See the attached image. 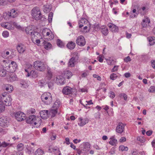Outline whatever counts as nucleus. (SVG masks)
Here are the masks:
<instances>
[{"label":"nucleus","instance_id":"nucleus-38","mask_svg":"<svg viewBox=\"0 0 155 155\" xmlns=\"http://www.w3.org/2000/svg\"><path fill=\"white\" fill-rule=\"evenodd\" d=\"M33 31L34 30L31 29L30 27H28L25 29V31L27 34L30 35L33 33Z\"/></svg>","mask_w":155,"mask_h":155},{"label":"nucleus","instance_id":"nucleus-43","mask_svg":"<svg viewBox=\"0 0 155 155\" xmlns=\"http://www.w3.org/2000/svg\"><path fill=\"white\" fill-rule=\"evenodd\" d=\"M43 153V152L42 150L38 149L35 151V155H42Z\"/></svg>","mask_w":155,"mask_h":155},{"label":"nucleus","instance_id":"nucleus-22","mask_svg":"<svg viewBox=\"0 0 155 155\" xmlns=\"http://www.w3.org/2000/svg\"><path fill=\"white\" fill-rule=\"evenodd\" d=\"M3 61L4 63L3 65L4 67L8 71V70L11 67L10 66V63L11 62L10 61L4 60Z\"/></svg>","mask_w":155,"mask_h":155},{"label":"nucleus","instance_id":"nucleus-47","mask_svg":"<svg viewBox=\"0 0 155 155\" xmlns=\"http://www.w3.org/2000/svg\"><path fill=\"white\" fill-rule=\"evenodd\" d=\"M118 76L116 74L113 73L111 74L110 76V78L111 80H114L117 78Z\"/></svg>","mask_w":155,"mask_h":155},{"label":"nucleus","instance_id":"nucleus-55","mask_svg":"<svg viewBox=\"0 0 155 155\" xmlns=\"http://www.w3.org/2000/svg\"><path fill=\"white\" fill-rule=\"evenodd\" d=\"M50 31V30L47 28H46L43 29L42 31V35L44 36H45V35L46 34V32L47 31Z\"/></svg>","mask_w":155,"mask_h":155},{"label":"nucleus","instance_id":"nucleus-1","mask_svg":"<svg viewBox=\"0 0 155 155\" xmlns=\"http://www.w3.org/2000/svg\"><path fill=\"white\" fill-rule=\"evenodd\" d=\"M26 122L29 124H34L35 125L37 124H41V119L36 116L34 115H30L26 119Z\"/></svg>","mask_w":155,"mask_h":155},{"label":"nucleus","instance_id":"nucleus-45","mask_svg":"<svg viewBox=\"0 0 155 155\" xmlns=\"http://www.w3.org/2000/svg\"><path fill=\"white\" fill-rule=\"evenodd\" d=\"M36 110L35 109L33 108H31L27 111V113L28 114H35Z\"/></svg>","mask_w":155,"mask_h":155},{"label":"nucleus","instance_id":"nucleus-12","mask_svg":"<svg viewBox=\"0 0 155 155\" xmlns=\"http://www.w3.org/2000/svg\"><path fill=\"white\" fill-rule=\"evenodd\" d=\"M79 28H81L82 27L86 25L88 26L90 25V23L88 20L85 18H82L80 20L79 23Z\"/></svg>","mask_w":155,"mask_h":155},{"label":"nucleus","instance_id":"nucleus-24","mask_svg":"<svg viewBox=\"0 0 155 155\" xmlns=\"http://www.w3.org/2000/svg\"><path fill=\"white\" fill-rule=\"evenodd\" d=\"M31 36L33 39H37L39 38V37H40V34L37 32L33 31Z\"/></svg>","mask_w":155,"mask_h":155},{"label":"nucleus","instance_id":"nucleus-26","mask_svg":"<svg viewBox=\"0 0 155 155\" xmlns=\"http://www.w3.org/2000/svg\"><path fill=\"white\" fill-rule=\"evenodd\" d=\"M72 76V73L70 71L66 70L64 71V76L65 78L68 79L70 78Z\"/></svg>","mask_w":155,"mask_h":155},{"label":"nucleus","instance_id":"nucleus-31","mask_svg":"<svg viewBox=\"0 0 155 155\" xmlns=\"http://www.w3.org/2000/svg\"><path fill=\"white\" fill-rule=\"evenodd\" d=\"M5 89L8 92L10 93L12 91L13 87L12 85L7 84L5 87Z\"/></svg>","mask_w":155,"mask_h":155},{"label":"nucleus","instance_id":"nucleus-21","mask_svg":"<svg viewBox=\"0 0 155 155\" xmlns=\"http://www.w3.org/2000/svg\"><path fill=\"white\" fill-rule=\"evenodd\" d=\"M75 57H72L70 59L68 63V66L71 67H73L75 66Z\"/></svg>","mask_w":155,"mask_h":155},{"label":"nucleus","instance_id":"nucleus-13","mask_svg":"<svg viewBox=\"0 0 155 155\" xmlns=\"http://www.w3.org/2000/svg\"><path fill=\"white\" fill-rule=\"evenodd\" d=\"M78 119L79 122L78 123V124L80 126H83L87 123L89 121V119L87 118L83 119L82 117H80Z\"/></svg>","mask_w":155,"mask_h":155},{"label":"nucleus","instance_id":"nucleus-37","mask_svg":"<svg viewBox=\"0 0 155 155\" xmlns=\"http://www.w3.org/2000/svg\"><path fill=\"white\" fill-rule=\"evenodd\" d=\"M60 102L59 101H56L54 103L52 107L58 110L60 106Z\"/></svg>","mask_w":155,"mask_h":155},{"label":"nucleus","instance_id":"nucleus-49","mask_svg":"<svg viewBox=\"0 0 155 155\" xmlns=\"http://www.w3.org/2000/svg\"><path fill=\"white\" fill-rule=\"evenodd\" d=\"M148 91L150 92H155V87L153 86H151L148 89Z\"/></svg>","mask_w":155,"mask_h":155},{"label":"nucleus","instance_id":"nucleus-7","mask_svg":"<svg viewBox=\"0 0 155 155\" xmlns=\"http://www.w3.org/2000/svg\"><path fill=\"white\" fill-rule=\"evenodd\" d=\"M16 119L19 121H22L25 119V115L23 112L19 111L14 113Z\"/></svg>","mask_w":155,"mask_h":155},{"label":"nucleus","instance_id":"nucleus-36","mask_svg":"<svg viewBox=\"0 0 155 155\" xmlns=\"http://www.w3.org/2000/svg\"><path fill=\"white\" fill-rule=\"evenodd\" d=\"M6 74L7 72L4 69L2 68H0V76L5 77Z\"/></svg>","mask_w":155,"mask_h":155},{"label":"nucleus","instance_id":"nucleus-40","mask_svg":"<svg viewBox=\"0 0 155 155\" xmlns=\"http://www.w3.org/2000/svg\"><path fill=\"white\" fill-rule=\"evenodd\" d=\"M47 82L44 80H41L39 81L38 82V84L39 86L42 87L46 85Z\"/></svg>","mask_w":155,"mask_h":155},{"label":"nucleus","instance_id":"nucleus-46","mask_svg":"<svg viewBox=\"0 0 155 155\" xmlns=\"http://www.w3.org/2000/svg\"><path fill=\"white\" fill-rule=\"evenodd\" d=\"M119 149L120 150H121L122 151H127L128 149L127 147H125L124 145L120 146L119 147Z\"/></svg>","mask_w":155,"mask_h":155},{"label":"nucleus","instance_id":"nucleus-11","mask_svg":"<svg viewBox=\"0 0 155 155\" xmlns=\"http://www.w3.org/2000/svg\"><path fill=\"white\" fill-rule=\"evenodd\" d=\"M6 13L9 17L10 18H15L17 17L18 15V11L17 10H16L14 8L11 9L10 10V12H8Z\"/></svg>","mask_w":155,"mask_h":155},{"label":"nucleus","instance_id":"nucleus-54","mask_svg":"<svg viewBox=\"0 0 155 155\" xmlns=\"http://www.w3.org/2000/svg\"><path fill=\"white\" fill-rule=\"evenodd\" d=\"M12 25L15 26L16 28L18 29H20L21 28L20 26V25H18V24L15 22H13Z\"/></svg>","mask_w":155,"mask_h":155},{"label":"nucleus","instance_id":"nucleus-41","mask_svg":"<svg viewBox=\"0 0 155 155\" xmlns=\"http://www.w3.org/2000/svg\"><path fill=\"white\" fill-rule=\"evenodd\" d=\"M31 76L34 78H36L38 76V73L37 71L32 70L31 71Z\"/></svg>","mask_w":155,"mask_h":155},{"label":"nucleus","instance_id":"nucleus-8","mask_svg":"<svg viewBox=\"0 0 155 155\" xmlns=\"http://www.w3.org/2000/svg\"><path fill=\"white\" fill-rule=\"evenodd\" d=\"M9 119L7 117H2L0 118V125L2 127L8 126Z\"/></svg>","mask_w":155,"mask_h":155},{"label":"nucleus","instance_id":"nucleus-53","mask_svg":"<svg viewBox=\"0 0 155 155\" xmlns=\"http://www.w3.org/2000/svg\"><path fill=\"white\" fill-rule=\"evenodd\" d=\"M10 80L11 81H13L16 80V77H15L14 74H12L10 76Z\"/></svg>","mask_w":155,"mask_h":155},{"label":"nucleus","instance_id":"nucleus-64","mask_svg":"<svg viewBox=\"0 0 155 155\" xmlns=\"http://www.w3.org/2000/svg\"><path fill=\"white\" fill-rule=\"evenodd\" d=\"M81 141V140L79 139L78 140L77 139H74V140H73V141L75 143H79Z\"/></svg>","mask_w":155,"mask_h":155},{"label":"nucleus","instance_id":"nucleus-20","mask_svg":"<svg viewBox=\"0 0 155 155\" xmlns=\"http://www.w3.org/2000/svg\"><path fill=\"white\" fill-rule=\"evenodd\" d=\"M150 22L149 18H146L143 20L141 24L143 27H145L148 25Z\"/></svg>","mask_w":155,"mask_h":155},{"label":"nucleus","instance_id":"nucleus-33","mask_svg":"<svg viewBox=\"0 0 155 155\" xmlns=\"http://www.w3.org/2000/svg\"><path fill=\"white\" fill-rule=\"evenodd\" d=\"M90 29V25H89L88 26L87 25L84 26L83 29L81 30V31L83 33H86L88 32Z\"/></svg>","mask_w":155,"mask_h":155},{"label":"nucleus","instance_id":"nucleus-15","mask_svg":"<svg viewBox=\"0 0 155 155\" xmlns=\"http://www.w3.org/2000/svg\"><path fill=\"white\" fill-rule=\"evenodd\" d=\"M62 92L63 94L65 95L71 94L72 92V88L69 87H65L63 89Z\"/></svg>","mask_w":155,"mask_h":155},{"label":"nucleus","instance_id":"nucleus-63","mask_svg":"<svg viewBox=\"0 0 155 155\" xmlns=\"http://www.w3.org/2000/svg\"><path fill=\"white\" fill-rule=\"evenodd\" d=\"M130 73H126L124 74V76L126 78H128L130 76Z\"/></svg>","mask_w":155,"mask_h":155},{"label":"nucleus","instance_id":"nucleus-52","mask_svg":"<svg viewBox=\"0 0 155 155\" xmlns=\"http://www.w3.org/2000/svg\"><path fill=\"white\" fill-rule=\"evenodd\" d=\"M124 60L125 62L127 63L128 62L130 61H131V59L129 56H128L124 58Z\"/></svg>","mask_w":155,"mask_h":155},{"label":"nucleus","instance_id":"nucleus-51","mask_svg":"<svg viewBox=\"0 0 155 155\" xmlns=\"http://www.w3.org/2000/svg\"><path fill=\"white\" fill-rule=\"evenodd\" d=\"M9 144V143H6L5 142H3L2 143H1V145H0V147H5Z\"/></svg>","mask_w":155,"mask_h":155},{"label":"nucleus","instance_id":"nucleus-5","mask_svg":"<svg viewBox=\"0 0 155 155\" xmlns=\"http://www.w3.org/2000/svg\"><path fill=\"white\" fill-rule=\"evenodd\" d=\"M31 15L33 18L36 20L40 19L41 14L39 8L37 7L34 8L31 10Z\"/></svg>","mask_w":155,"mask_h":155},{"label":"nucleus","instance_id":"nucleus-17","mask_svg":"<svg viewBox=\"0 0 155 155\" xmlns=\"http://www.w3.org/2000/svg\"><path fill=\"white\" fill-rule=\"evenodd\" d=\"M48 110H43L40 112V114L42 118L45 119L48 117Z\"/></svg>","mask_w":155,"mask_h":155},{"label":"nucleus","instance_id":"nucleus-48","mask_svg":"<svg viewBox=\"0 0 155 155\" xmlns=\"http://www.w3.org/2000/svg\"><path fill=\"white\" fill-rule=\"evenodd\" d=\"M53 14L52 12H50L48 15V20L49 22L50 23L52 21Z\"/></svg>","mask_w":155,"mask_h":155},{"label":"nucleus","instance_id":"nucleus-4","mask_svg":"<svg viewBox=\"0 0 155 155\" xmlns=\"http://www.w3.org/2000/svg\"><path fill=\"white\" fill-rule=\"evenodd\" d=\"M1 100L6 106H10L12 105V99L11 96L7 95L4 93L1 97Z\"/></svg>","mask_w":155,"mask_h":155},{"label":"nucleus","instance_id":"nucleus-29","mask_svg":"<svg viewBox=\"0 0 155 155\" xmlns=\"http://www.w3.org/2000/svg\"><path fill=\"white\" fill-rule=\"evenodd\" d=\"M110 140L109 142V143L112 145H115L117 143V140L114 138V136H112L110 138Z\"/></svg>","mask_w":155,"mask_h":155},{"label":"nucleus","instance_id":"nucleus-16","mask_svg":"<svg viewBox=\"0 0 155 155\" xmlns=\"http://www.w3.org/2000/svg\"><path fill=\"white\" fill-rule=\"evenodd\" d=\"M10 66L11 67L8 70V72H13L15 71L16 68L17 67V65L15 62L12 61L10 63Z\"/></svg>","mask_w":155,"mask_h":155},{"label":"nucleus","instance_id":"nucleus-25","mask_svg":"<svg viewBox=\"0 0 155 155\" xmlns=\"http://www.w3.org/2000/svg\"><path fill=\"white\" fill-rule=\"evenodd\" d=\"M75 44L72 41L69 42L67 45V47L69 49L72 50L75 47Z\"/></svg>","mask_w":155,"mask_h":155},{"label":"nucleus","instance_id":"nucleus-62","mask_svg":"<svg viewBox=\"0 0 155 155\" xmlns=\"http://www.w3.org/2000/svg\"><path fill=\"white\" fill-rule=\"evenodd\" d=\"M48 87L49 88L52 89V87L53 86V84L52 82H49L48 84Z\"/></svg>","mask_w":155,"mask_h":155},{"label":"nucleus","instance_id":"nucleus-35","mask_svg":"<svg viewBox=\"0 0 155 155\" xmlns=\"http://www.w3.org/2000/svg\"><path fill=\"white\" fill-rule=\"evenodd\" d=\"M1 26L3 27L6 28L8 29H11L13 28V27H12V25H11V24H8L6 23H3L1 24Z\"/></svg>","mask_w":155,"mask_h":155},{"label":"nucleus","instance_id":"nucleus-27","mask_svg":"<svg viewBox=\"0 0 155 155\" xmlns=\"http://www.w3.org/2000/svg\"><path fill=\"white\" fill-rule=\"evenodd\" d=\"M57 110L51 107L49 111V114L51 115V117H54L58 112Z\"/></svg>","mask_w":155,"mask_h":155},{"label":"nucleus","instance_id":"nucleus-3","mask_svg":"<svg viewBox=\"0 0 155 155\" xmlns=\"http://www.w3.org/2000/svg\"><path fill=\"white\" fill-rule=\"evenodd\" d=\"M83 145L84 147L83 148L80 147L76 149L77 153L79 155H83L87 153L89 150L90 146L88 143H84Z\"/></svg>","mask_w":155,"mask_h":155},{"label":"nucleus","instance_id":"nucleus-18","mask_svg":"<svg viewBox=\"0 0 155 155\" xmlns=\"http://www.w3.org/2000/svg\"><path fill=\"white\" fill-rule=\"evenodd\" d=\"M108 26L112 31L115 32L118 31V27L113 23H109L108 24Z\"/></svg>","mask_w":155,"mask_h":155},{"label":"nucleus","instance_id":"nucleus-30","mask_svg":"<svg viewBox=\"0 0 155 155\" xmlns=\"http://www.w3.org/2000/svg\"><path fill=\"white\" fill-rule=\"evenodd\" d=\"M101 32L104 36H106L108 33V29L106 27L103 26L101 28Z\"/></svg>","mask_w":155,"mask_h":155},{"label":"nucleus","instance_id":"nucleus-56","mask_svg":"<svg viewBox=\"0 0 155 155\" xmlns=\"http://www.w3.org/2000/svg\"><path fill=\"white\" fill-rule=\"evenodd\" d=\"M115 151V149L114 147H112L109 153L111 155L113 154H114Z\"/></svg>","mask_w":155,"mask_h":155},{"label":"nucleus","instance_id":"nucleus-60","mask_svg":"<svg viewBox=\"0 0 155 155\" xmlns=\"http://www.w3.org/2000/svg\"><path fill=\"white\" fill-rule=\"evenodd\" d=\"M151 65L152 67L154 68L155 69V61L154 60H152L151 61Z\"/></svg>","mask_w":155,"mask_h":155},{"label":"nucleus","instance_id":"nucleus-9","mask_svg":"<svg viewBox=\"0 0 155 155\" xmlns=\"http://www.w3.org/2000/svg\"><path fill=\"white\" fill-rule=\"evenodd\" d=\"M126 124L121 122L118 123L116 129L117 132L121 134L124 132Z\"/></svg>","mask_w":155,"mask_h":155},{"label":"nucleus","instance_id":"nucleus-44","mask_svg":"<svg viewBox=\"0 0 155 155\" xmlns=\"http://www.w3.org/2000/svg\"><path fill=\"white\" fill-rule=\"evenodd\" d=\"M24 145L22 143H20L18 145L17 148L18 151H21L24 149Z\"/></svg>","mask_w":155,"mask_h":155},{"label":"nucleus","instance_id":"nucleus-23","mask_svg":"<svg viewBox=\"0 0 155 155\" xmlns=\"http://www.w3.org/2000/svg\"><path fill=\"white\" fill-rule=\"evenodd\" d=\"M17 50L19 53H23L25 50V47L22 44H20L18 45Z\"/></svg>","mask_w":155,"mask_h":155},{"label":"nucleus","instance_id":"nucleus-39","mask_svg":"<svg viewBox=\"0 0 155 155\" xmlns=\"http://www.w3.org/2000/svg\"><path fill=\"white\" fill-rule=\"evenodd\" d=\"M5 105L3 104L2 102L0 100V113L2 111H3L5 110Z\"/></svg>","mask_w":155,"mask_h":155},{"label":"nucleus","instance_id":"nucleus-57","mask_svg":"<svg viewBox=\"0 0 155 155\" xmlns=\"http://www.w3.org/2000/svg\"><path fill=\"white\" fill-rule=\"evenodd\" d=\"M118 69V66H114L113 68H112L111 70V72H114L116 71H117Z\"/></svg>","mask_w":155,"mask_h":155},{"label":"nucleus","instance_id":"nucleus-10","mask_svg":"<svg viewBox=\"0 0 155 155\" xmlns=\"http://www.w3.org/2000/svg\"><path fill=\"white\" fill-rule=\"evenodd\" d=\"M76 43L78 45L81 46L84 45L86 44V41L84 37L82 35L78 37L76 40Z\"/></svg>","mask_w":155,"mask_h":155},{"label":"nucleus","instance_id":"nucleus-32","mask_svg":"<svg viewBox=\"0 0 155 155\" xmlns=\"http://www.w3.org/2000/svg\"><path fill=\"white\" fill-rule=\"evenodd\" d=\"M150 45H152L155 43V37H151L147 38Z\"/></svg>","mask_w":155,"mask_h":155},{"label":"nucleus","instance_id":"nucleus-6","mask_svg":"<svg viewBox=\"0 0 155 155\" xmlns=\"http://www.w3.org/2000/svg\"><path fill=\"white\" fill-rule=\"evenodd\" d=\"M33 67L36 70L40 71H43L45 70L46 67L44 63L40 61H37L33 64Z\"/></svg>","mask_w":155,"mask_h":155},{"label":"nucleus","instance_id":"nucleus-58","mask_svg":"<svg viewBox=\"0 0 155 155\" xmlns=\"http://www.w3.org/2000/svg\"><path fill=\"white\" fill-rule=\"evenodd\" d=\"M5 54H6V55L7 56L9 54V52L8 51H4L2 53V55L3 57H7L6 56H5Z\"/></svg>","mask_w":155,"mask_h":155},{"label":"nucleus","instance_id":"nucleus-14","mask_svg":"<svg viewBox=\"0 0 155 155\" xmlns=\"http://www.w3.org/2000/svg\"><path fill=\"white\" fill-rule=\"evenodd\" d=\"M56 82L59 85H63L64 84L65 82V80L64 78L61 76H58L56 77Z\"/></svg>","mask_w":155,"mask_h":155},{"label":"nucleus","instance_id":"nucleus-42","mask_svg":"<svg viewBox=\"0 0 155 155\" xmlns=\"http://www.w3.org/2000/svg\"><path fill=\"white\" fill-rule=\"evenodd\" d=\"M57 45L61 48H62L64 47V44L63 42L60 39H58L57 41Z\"/></svg>","mask_w":155,"mask_h":155},{"label":"nucleus","instance_id":"nucleus-2","mask_svg":"<svg viewBox=\"0 0 155 155\" xmlns=\"http://www.w3.org/2000/svg\"><path fill=\"white\" fill-rule=\"evenodd\" d=\"M42 101L45 104H49L52 101L51 94L49 92L45 93L41 96Z\"/></svg>","mask_w":155,"mask_h":155},{"label":"nucleus","instance_id":"nucleus-34","mask_svg":"<svg viewBox=\"0 0 155 155\" xmlns=\"http://www.w3.org/2000/svg\"><path fill=\"white\" fill-rule=\"evenodd\" d=\"M43 43L45 49H48L51 47V45L50 43L44 41Z\"/></svg>","mask_w":155,"mask_h":155},{"label":"nucleus","instance_id":"nucleus-59","mask_svg":"<svg viewBox=\"0 0 155 155\" xmlns=\"http://www.w3.org/2000/svg\"><path fill=\"white\" fill-rule=\"evenodd\" d=\"M110 97L112 98H113L115 97V94L113 91H110Z\"/></svg>","mask_w":155,"mask_h":155},{"label":"nucleus","instance_id":"nucleus-28","mask_svg":"<svg viewBox=\"0 0 155 155\" xmlns=\"http://www.w3.org/2000/svg\"><path fill=\"white\" fill-rule=\"evenodd\" d=\"M44 7V11L46 13L49 12L51 9V6L48 4H47L45 5Z\"/></svg>","mask_w":155,"mask_h":155},{"label":"nucleus","instance_id":"nucleus-19","mask_svg":"<svg viewBox=\"0 0 155 155\" xmlns=\"http://www.w3.org/2000/svg\"><path fill=\"white\" fill-rule=\"evenodd\" d=\"M52 72L51 71L50 68L48 67L47 68L46 78L49 80L52 78Z\"/></svg>","mask_w":155,"mask_h":155},{"label":"nucleus","instance_id":"nucleus-61","mask_svg":"<svg viewBox=\"0 0 155 155\" xmlns=\"http://www.w3.org/2000/svg\"><path fill=\"white\" fill-rule=\"evenodd\" d=\"M126 140V138L125 137H122L120 138V142H123Z\"/></svg>","mask_w":155,"mask_h":155},{"label":"nucleus","instance_id":"nucleus-50","mask_svg":"<svg viewBox=\"0 0 155 155\" xmlns=\"http://www.w3.org/2000/svg\"><path fill=\"white\" fill-rule=\"evenodd\" d=\"M3 36L5 38H7L9 36L8 32L7 31H4L2 33Z\"/></svg>","mask_w":155,"mask_h":155}]
</instances>
